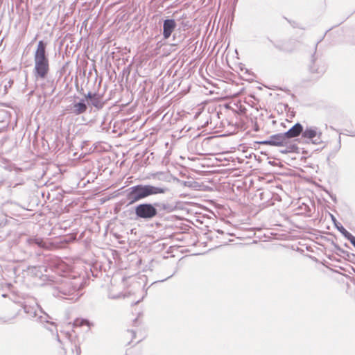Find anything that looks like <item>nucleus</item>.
Returning <instances> with one entry per match:
<instances>
[{"label": "nucleus", "instance_id": "obj_1", "mask_svg": "<svg viewBox=\"0 0 355 355\" xmlns=\"http://www.w3.org/2000/svg\"><path fill=\"white\" fill-rule=\"evenodd\" d=\"M166 191V188L150 184H138L128 188L125 192L128 205H131L150 196L164 193Z\"/></svg>", "mask_w": 355, "mask_h": 355}, {"label": "nucleus", "instance_id": "obj_2", "mask_svg": "<svg viewBox=\"0 0 355 355\" xmlns=\"http://www.w3.org/2000/svg\"><path fill=\"white\" fill-rule=\"evenodd\" d=\"M46 44L39 41L34 53L33 73L36 78H45L49 71V62L46 54Z\"/></svg>", "mask_w": 355, "mask_h": 355}, {"label": "nucleus", "instance_id": "obj_3", "mask_svg": "<svg viewBox=\"0 0 355 355\" xmlns=\"http://www.w3.org/2000/svg\"><path fill=\"white\" fill-rule=\"evenodd\" d=\"M58 293L53 295L57 297L76 301L81 295L78 291V287L68 279H64L57 288Z\"/></svg>", "mask_w": 355, "mask_h": 355}, {"label": "nucleus", "instance_id": "obj_4", "mask_svg": "<svg viewBox=\"0 0 355 355\" xmlns=\"http://www.w3.org/2000/svg\"><path fill=\"white\" fill-rule=\"evenodd\" d=\"M159 203H141L135 207V214L137 218L150 220L158 214L157 207Z\"/></svg>", "mask_w": 355, "mask_h": 355}, {"label": "nucleus", "instance_id": "obj_5", "mask_svg": "<svg viewBox=\"0 0 355 355\" xmlns=\"http://www.w3.org/2000/svg\"><path fill=\"white\" fill-rule=\"evenodd\" d=\"M24 311L33 318H35L37 321L41 323H49L50 327H47L51 331H53V328L56 329L55 325L53 322H49V319L50 317L46 313H44L42 309L37 305L34 306L24 305Z\"/></svg>", "mask_w": 355, "mask_h": 355}, {"label": "nucleus", "instance_id": "obj_6", "mask_svg": "<svg viewBox=\"0 0 355 355\" xmlns=\"http://www.w3.org/2000/svg\"><path fill=\"white\" fill-rule=\"evenodd\" d=\"M322 132L315 126L307 127L302 132V137L310 139L313 144H319L322 142Z\"/></svg>", "mask_w": 355, "mask_h": 355}, {"label": "nucleus", "instance_id": "obj_7", "mask_svg": "<svg viewBox=\"0 0 355 355\" xmlns=\"http://www.w3.org/2000/svg\"><path fill=\"white\" fill-rule=\"evenodd\" d=\"M260 144L274 146H282L286 144V139L284 133L272 135L266 140L259 142Z\"/></svg>", "mask_w": 355, "mask_h": 355}, {"label": "nucleus", "instance_id": "obj_8", "mask_svg": "<svg viewBox=\"0 0 355 355\" xmlns=\"http://www.w3.org/2000/svg\"><path fill=\"white\" fill-rule=\"evenodd\" d=\"M87 107L85 103V100L82 99L78 103H74L68 105L66 107V111L74 115H79L85 113L87 110Z\"/></svg>", "mask_w": 355, "mask_h": 355}, {"label": "nucleus", "instance_id": "obj_9", "mask_svg": "<svg viewBox=\"0 0 355 355\" xmlns=\"http://www.w3.org/2000/svg\"><path fill=\"white\" fill-rule=\"evenodd\" d=\"M176 22L174 19H166L163 24V36L168 39L176 28Z\"/></svg>", "mask_w": 355, "mask_h": 355}, {"label": "nucleus", "instance_id": "obj_10", "mask_svg": "<svg viewBox=\"0 0 355 355\" xmlns=\"http://www.w3.org/2000/svg\"><path fill=\"white\" fill-rule=\"evenodd\" d=\"M303 127L300 123H296L291 128H290L287 132L284 133L285 135L286 139L293 138L297 137L302 134Z\"/></svg>", "mask_w": 355, "mask_h": 355}, {"label": "nucleus", "instance_id": "obj_11", "mask_svg": "<svg viewBox=\"0 0 355 355\" xmlns=\"http://www.w3.org/2000/svg\"><path fill=\"white\" fill-rule=\"evenodd\" d=\"M73 325L74 327H85V331H89L92 324L87 320L77 318L74 320Z\"/></svg>", "mask_w": 355, "mask_h": 355}, {"label": "nucleus", "instance_id": "obj_12", "mask_svg": "<svg viewBox=\"0 0 355 355\" xmlns=\"http://www.w3.org/2000/svg\"><path fill=\"white\" fill-rule=\"evenodd\" d=\"M92 104L93 106L97 108L102 107L101 98L98 94H94V96H93L92 100Z\"/></svg>", "mask_w": 355, "mask_h": 355}, {"label": "nucleus", "instance_id": "obj_13", "mask_svg": "<svg viewBox=\"0 0 355 355\" xmlns=\"http://www.w3.org/2000/svg\"><path fill=\"white\" fill-rule=\"evenodd\" d=\"M340 232L344 236L345 239L348 241H351L352 239L354 237L350 232L346 230L343 226L338 228Z\"/></svg>", "mask_w": 355, "mask_h": 355}, {"label": "nucleus", "instance_id": "obj_14", "mask_svg": "<svg viewBox=\"0 0 355 355\" xmlns=\"http://www.w3.org/2000/svg\"><path fill=\"white\" fill-rule=\"evenodd\" d=\"M28 243L30 244H35L40 247H44V242L42 239L40 238H32L28 239Z\"/></svg>", "mask_w": 355, "mask_h": 355}, {"label": "nucleus", "instance_id": "obj_15", "mask_svg": "<svg viewBox=\"0 0 355 355\" xmlns=\"http://www.w3.org/2000/svg\"><path fill=\"white\" fill-rule=\"evenodd\" d=\"M71 350H72L71 352L67 355H80V352H81L80 347L78 345H74V348H72Z\"/></svg>", "mask_w": 355, "mask_h": 355}, {"label": "nucleus", "instance_id": "obj_16", "mask_svg": "<svg viewBox=\"0 0 355 355\" xmlns=\"http://www.w3.org/2000/svg\"><path fill=\"white\" fill-rule=\"evenodd\" d=\"M340 148V139H339L338 143L335 146V153L338 152Z\"/></svg>", "mask_w": 355, "mask_h": 355}, {"label": "nucleus", "instance_id": "obj_17", "mask_svg": "<svg viewBox=\"0 0 355 355\" xmlns=\"http://www.w3.org/2000/svg\"><path fill=\"white\" fill-rule=\"evenodd\" d=\"M93 96H94V94H92L91 92H89V93L86 95V98L91 99V101L92 100Z\"/></svg>", "mask_w": 355, "mask_h": 355}, {"label": "nucleus", "instance_id": "obj_18", "mask_svg": "<svg viewBox=\"0 0 355 355\" xmlns=\"http://www.w3.org/2000/svg\"><path fill=\"white\" fill-rule=\"evenodd\" d=\"M350 243L354 246L355 248V236L352 239Z\"/></svg>", "mask_w": 355, "mask_h": 355}, {"label": "nucleus", "instance_id": "obj_19", "mask_svg": "<svg viewBox=\"0 0 355 355\" xmlns=\"http://www.w3.org/2000/svg\"><path fill=\"white\" fill-rule=\"evenodd\" d=\"M175 272H176V271H175V272H173V274L171 275V276H168V278H171V277H173V275Z\"/></svg>", "mask_w": 355, "mask_h": 355}, {"label": "nucleus", "instance_id": "obj_20", "mask_svg": "<svg viewBox=\"0 0 355 355\" xmlns=\"http://www.w3.org/2000/svg\"><path fill=\"white\" fill-rule=\"evenodd\" d=\"M175 272H176V271H175V272H173V274L171 275V276H168V278H171V277H173V275Z\"/></svg>", "mask_w": 355, "mask_h": 355}, {"label": "nucleus", "instance_id": "obj_21", "mask_svg": "<svg viewBox=\"0 0 355 355\" xmlns=\"http://www.w3.org/2000/svg\"><path fill=\"white\" fill-rule=\"evenodd\" d=\"M57 338H58V340L60 341V338L58 335H57Z\"/></svg>", "mask_w": 355, "mask_h": 355}]
</instances>
